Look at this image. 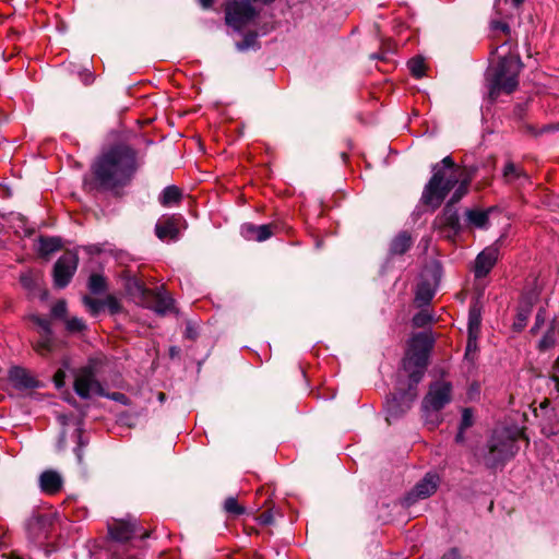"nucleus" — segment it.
Here are the masks:
<instances>
[{"mask_svg":"<svg viewBox=\"0 0 559 559\" xmlns=\"http://www.w3.org/2000/svg\"><path fill=\"white\" fill-rule=\"evenodd\" d=\"M412 243L411 235L407 231H401L391 241L390 253L392 255L404 254L412 247Z\"/></svg>","mask_w":559,"mask_h":559,"instance_id":"22","label":"nucleus"},{"mask_svg":"<svg viewBox=\"0 0 559 559\" xmlns=\"http://www.w3.org/2000/svg\"><path fill=\"white\" fill-rule=\"evenodd\" d=\"M432 176L424 188L421 201L432 209L439 207L445 197L453 189H457L462 182L469 186L471 179L464 169L457 166L451 156H445L431 168Z\"/></svg>","mask_w":559,"mask_h":559,"instance_id":"2","label":"nucleus"},{"mask_svg":"<svg viewBox=\"0 0 559 559\" xmlns=\"http://www.w3.org/2000/svg\"><path fill=\"white\" fill-rule=\"evenodd\" d=\"M452 386L449 382L439 381L430 385L423 400L421 411L426 425L433 430L442 421L440 411L451 401Z\"/></svg>","mask_w":559,"mask_h":559,"instance_id":"6","label":"nucleus"},{"mask_svg":"<svg viewBox=\"0 0 559 559\" xmlns=\"http://www.w3.org/2000/svg\"><path fill=\"white\" fill-rule=\"evenodd\" d=\"M83 304L93 316H97L104 309L103 300H97L90 296L83 297Z\"/></svg>","mask_w":559,"mask_h":559,"instance_id":"31","label":"nucleus"},{"mask_svg":"<svg viewBox=\"0 0 559 559\" xmlns=\"http://www.w3.org/2000/svg\"><path fill=\"white\" fill-rule=\"evenodd\" d=\"M486 464L493 468L515 455L519 448L514 438L507 433H495L488 443Z\"/></svg>","mask_w":559,"mask_h":559,"instance_id":"8","label":"nucleus"},{"mask_svg":"<svg viewBox=\"0 0 559 559\" xmlns=\"http://www.w3.org/2000/svg\"><path fill=\"white\" fill-rule=\"evenodd\" d=\"M55 348V342L50 332H43L40 338L35 343L34 349L37 354L46 356Z\"/></svg>","mask_w":559,"mask_h":559,"instance_id":"25","label":"nucleus"},{"mask_svg":"<svg viewBox=\"0 0 559 559\" xmlns=\"http://www.w3.org/2000/svg\"><path fill=\"white\" fill-rule=\"evenodd\" d=\"M523 2H524V0H512V3H513L515 7L521 5Z\"/></svg>","mask_w":559,"mask_h":559,"instance_id":"51","label":"nucleus"},{"mask_svg":"<svg viewBox=\"0 0 559 559\" xmlns=\"http://www.w3.org/2000/svg\"><path fill=\"white\" fill-rule=\"evenodd\" d=\"M433 289L428 282H421L417 285L415 300L419 305L428 304L433 297Z\"/></svg>","mask_w":559,"mask_h":559,"instance_id":"27","label":"nucleus"},{"mask_svg":"<svg viewBox=\"0 0 559 559\" xmlns=\"http://www.w3.org/2000/svg\"><path fill=\"white\" fill-rule=\"evenodd\" d=\"M139 167L136 150L124 143L115 144L97 156L86 185L97 191L120 194L131 183Z\"/></svg>","mask_w":559,"mask_h":559,"instance_id":"1","label":"nucleus"},{"mask_svg":"<svg viewBox=\"0 0 559 559\" xmlns=\"http://www.w3.org/2000/svg\"><path fill=\"white\" fill-rule=\"evenodd\" d=\"M544 321H545L544 311L539 310L538 313L536 314V320H535L534 326L532 328V332H536L539 329V326L544 323Z\"/></svg>","mask_w":559,"mask_h":559,"instance_id":"45","label":"nucleus"},{"mask_svg":"<svg viewBox=\"0 0 559 559\" xmlns=\"http://www.w3.org/2000/svg\"><path fill=\"white\" fill-rule=\"evenodd\" d=\"M66 324L70 332H81L86 328L83 320L76 317L67 320Z\"/></svg>","mask_w":559,"mask_h":559,"instance_id":"36","label":"nucleus"},{"mask_svg":"<svg viewBox=\"0 0 559 559\" xmlns=\"http://www.w3.org/2000/svg\"><path fill=\"white\" fill-rule=\"evenodd\" d=\"M499 258L496 245L485 248L475 259L474 274L477 278L485 277L495 266Z\"/></svg>","mask_w":559,"mask_h":559,"instance_id":"15","label":"nucleus"},{"mask_svg":"<svg viewBox=\"0 0 559 559\" xmlns=\"http://www.w3.org/2000/svg\"><path fill=\"white\" fill-rule=\"evenodd\" d=\"M259 15L248 0H228L225 5V22L235 31H241Z\"/></svg>","mask_w":559,"mask_h":559,"instance_id":"9","label":"nucleus"},{"mask_svg":"<svg viewBox=\"0 0 559 559\" xmlns=\"http://www.w3.org/2000/svg\"><path fill=\"white\" fill-rule=\"evenodd\" d=\"M9 380L16 389H32L37 386V381L29 371L19 366H14L9 370Z\"/></svg>","mask_w":559,"mask_h":559,"instance_id":"20","label":"nucleus"},{"mask_svg":"<svg viewBox=\"0 0 559 559\" xmlns=\"http://www.w3.org/2000/svg\"><path fill=\"white\" fill-rule=\"evenodd\" d=\"M442 559H460V552L456 548H452L447 554H444Z\"/></svg>","mask_w":559,"mask_h":559,"instance_id":"46","label":"nucleus"},{"mask_svg":"<svg viewBox=\"0 0 559 559\" xmlns=\"http://www.w3.org/2000/svg\"><path fill=\"white\" fill-rule=\"evenodd\" d=\"M481 307L478 301L474 302L468 311L467 334L480 335Z\"/></svg>","mask_w":559,"mask_h":559,"instance_id":"24","label":"nucleus"},{"mask_svg":"<svg viewBox=\"0 0 559 559\" xmlns=\"http://www.w3.org/2000/svg\"><path fill=\"white\" fill-rule=\"evenodd\" d=\"M62 247L61 240L56 237H41L39 239V252L41 255H49Z\"/></svg>","mask_w":559,"mask_h":559,"instance_id":"26","label":"nucleus"},{"mask_svg":"<svg viewBox=\"0 0 559 559\" xmlns=\"http://www.w3.org/2000/svg\"><path fill=\"white\" fill-rule=\"evenodd\" d=\"M548 404H549V400L545 399V400L540 403V407H542V408H545V407H547V406H548Z\"/></svg>","mask_w":559,"mask_h":559,"instance_id":"50","label":"nucleus"},{"mask_svg":"<svg viewBox=\"0 0 559 559\" xmlns=\"http://www.w3.org/2000/svg\"><path fill=\"white\" fill-rule=\"evenodd\" d=\"M107 288L106 278L100 274H92L88 280V289L93 294H100Z\"/></svg>","mask_w":559,"mask_h":559,"instance_id":"28","label":"nucleus"},{"mask_svg":"<svg viewBox=\"0 0 559 559\" xmlns=\"http://www.w3.org/2000/svg\"><path fill=\"white\" fill-rule=\"evenodd\" d=\"M134 290L141 296L145 307L154 310L158 314H165L173 308V299L162 290H153L146 288L136 280L132 281Z\"/></svg>","mask_w":559,"mask_h":559,"instance_id":"10","label":"nucleus"},{"mask_svg":"<svg viewBox=\"0 0 559 559\" xmlns=\"http://www.w3.org/2000/svg\"><path fill=\"white\" fill-rule=\"evenodd\" d=\"M21 284L26 288L32 290L38 281V276L33 271H27L20 276Z\"/></svg>","mask_w":559,"mask_h":559,"instance_id":"32","label":"nucleus"},{"mask_svg":"<svg viewBox=\"0 0 559 559\" xmlns=\"http://www.w3.org/2000/svg\"><path fill=\"white\" fill-rule=\"evenodd\" d=\"M439 476L428 473L415 485V487L406 495L404 501L407 506L414 504L418 500L426 499L433 495L439 486Z\"/></svg>","mask_w":559,"mask_h":559,"instance_id":"14","label":"nucleus"},{"mask_svg":"<svg viewBox=\"0 0 559 559\" xmlns=\"http://www.w3.org/2000/svg\"><path fill=\"white\" fill-rule=\"evenodd\" d=\"M466 193L467 182L464 181L456 190H454L450 201L433 221L435 228L442 233L447 238H453L462 231V224L460 222V215L455 207V203H457Z\"/></svg>","mask_w":559,"mask_h":559,"instance_id":"7","label":"nucleus"},{"mask_svg":"<svg viewBox=\"0 0 559 559\" xmlns=\"http://www.w3.org/2000/svg\"><path fill=\"white\" fill-rule=\"evenodd\" d=\"M51 314L55 318L63 319L67 314V302L66 300H58L51 308Z\"/></svg>","mask_w":559,"mask_h":559,"instance_id":"37","label":"nucleus"},{"mask_svg":"<svg viewBox=\"0 0 559 559\" xmlns=\"http://www.w3.org/2000/svg\"><path fill=\"white\" fill-rule=\"evenodd\" d=\"M64 380H66V372L62 369L57 370L56 373L53 374L55 385L58 389L62 388L64 385Z\"/></svg>","mask_w":559,"mask_h":559,"instance_id":"44","label":"nucleus"},{"mask_svg":"<svg viewBox=\"0 0 559 559\" xmlns=\"http://www.w3.org/2000/svg\"><path fill=\"white\" fill-rule=\"evenodd\" d=\"M527 313L520 312L518 314L516 321L513 323V329L515 331H521L526 325Z\"/></svg>","mask_w":559,"mask_h":559,"instance_id":"43","label":"nucleus"},{"mask_svg":"<svg viewBox=\"0 0 559 559\" xmlns=\"http://www.w3.org/2000/svg\"><path fill=\"white\" fill-rule=\"evenodd\" d=\"M472 425H473V413L469 408H464L462 412L460 428H461V430H466Z\"/></svg>","mask_w":559,"mask_h":559,"instance_id":"39","label":"nucleus"},{"mask_svg":"<svg viewBox=\"0 0 559 559\" xmlns=\"http://www.w3.org/2000/svg\"><path fill=\"white\" fill-rule=\"evenodd\" d=\"M51 520L47 515H36L28 520L27 532L35 540L46 539L48 537Z\"/></svg>","mask_w":559,"mask_h":559,"instance_id":"19","label":"nucleus"},{"mask_svg":"<svg viewBox=\"0 0 559 559\" xmlns=\"http://www.w3.org/2000/svg\"><path fill=\"white\" fill-rule=\"evenodd\" d=\"M31 319L35 324H37L40 328L41 333L51 331L50 321L48 319L38 316H33Z\"/></svg>","mask_w":559,"mask_h":559,"instance_id":"41","label":"nucleus"},{"mask_svg":"<svg viewBox=\"0 0 559 559\" xmlns=\"http://www.w3.org/2000/svg\"><path fill=\"white\" fill-rule=\"evenodd\" d=\"M74 391L81 399H90L92 395H103L104 390L96 379L94 366L80 368L75 373Z\"/></svg>","mask_w":559,"mask_h":559,"instance_id":"11","label":"nucleus"},{"mask_svg":"<svg viewBox=\"0 0 559 559\" xmlns=\"http://www.w3.org/2000/svg\"><path fill=\"white\" fill-rule=\"evenodd\" d=\"M492 207L483 210L479 207L466 209L464 212V222L467 228L486 229L489 226V215Z\"/></svg>","mask_w":559,"mask_h":559,"instance_id":"17","label":"nucleus"},{"mask_svg":"<svg viewBox=\"0 0 559 559\" xmlns=\"http://www.w3.org/2000/svg\"><path fill=\"white\" fill-rule=\"evenodd\" d=\"M549 382L551 384H554V389L556 390L557 393H559V377L558 376L550 377Z\"/></svg>","mask_w":559,"mask_h":559,"instance_id":"47","label":"nucleus"},{"mask_svg":"<svg viewBox=\"0 0 559 559\" xmlns=\"http://www.w3.org/2000/svg\"><path fill=\"white\" fill-rule=\"evenodd\" d=\"M556 343V331L554 328H550L543 338L539 341V348L545 350L552 347Z\"/></svg>","mask_w":559,"mask_h":559,"instance_id":"33","label":"nucleus"},{"mask_svg":"<svg viewBox=\"0 0 559 559\" xmlns=\"http://www.w3.org/2000/svg\"><path fill=\"white\" fill-rule=\"evenodd\" d=\"M500 48H507V51L499 56V61L491 67L487 78L491 100H496L501 93L511 94L516 90L523 67L520 56L511 51V46L507 41Z\"/></svg>","mask_w":559,"mask_h":559,"instance_id":"4","label":"nucleus"},{"mask_svg":"<svg viewBox=\"0 0 559 559\" xmlns=\"http://www.w3.org/2000/svg\"><path fill=\"white\" fill-rule=\"evenodd\" d=\"M183 223L180 214L163 215L155 225V235L162 241H176Z\"/></svg>","mask_w":559,"mask_h":559,"instance_id":"13","label":"nucleus"},{"mask_svg":"<svg viewBox=\"0 0 559 559\" xmlns=\"http://www.w3.org/2000/svg\"><path fill=\"white\" fill-rule=\"evenodd\" d=\"M38 480L40 490L46 495H56L63 486L62 476L53 469L44 471Z\"/></svg>","mask_w":559,"mask_h":559,"instance_id":"18","label":"nucleus"},{"mask_svg":"<svg viewBox=\"0 0 559 559\" xmlns=\"http://www.w3.org/2000/svg\"><path fill=\"white\" fill-rule=\"evenodd\" d=\"M257 521L261 525H270L274 522V515L272 512V509H267L266 511L262 512L258 518Z\"/></svg>","mask_w":559,"mask_h":559,"instance_id":"40","label":"nucleus"},{"mask_svg":"<svg viewBox=\"0 0 559 559\" xmlns=\"http://www.w3.org/2000/svg\"><path fill=\"white\" fill-rule=\"evenodd\" d=\"M431 321V317L429 313L423 311L414 316L413 324L416 328H423L427 325Z\"/></svg>","mask_w":559,"mask_h":559,"instance_id":"38","label":"nucleus"},{"mask_svg":"<svg viewBox=\"0 0 559 559\" xmlns=\"http://www.w3.org/2000/svg\"><path fill=\"white\" fill-rule=\"evenodd\" d=\"M78 263V255L72 252H66L57 260L52 272L56 287L64 288L70 283L76 271Z\"/></svg>","mask_w":559,"mask_h":559,"instance_id":"12","label":"nucleus"},{"mask_svg":"<svg viewBox=\"0 0 559 559\" xmlns=\"http://www.w3.org/2000/svg\"><path fill=\"white\" fill-rule=\"evenodd\" d=\"M432 344V337L426 332L416 333L408 340L407 350L402 364L412 384L416 385L421 380L428 365Z\"/></svg>","mask_w":559,"mask_h":559,"instance_id":"5","label":"nucleus"},{"mask_svg":"<svg viewBox=\"0 0 559 559\" xmlns=\"http://www.w3.org/2000/svg\"><path fill=\"white\" fill-rule=\"evenodd\" d=\"M110 542L108 551L111 559H140L139 551L133 546V539L148 537V532L143 530L134 516L112 520L108 523Z\"/></svg>","mask_w":559,"mask_h":559,"instance_id":"3","label":"nucleus"},{"mask_svg":"<svg viewBox=\"0 0 559 559\" xmlns=\"http://www.w3.org/2000/svg\"><path fill=\"white\" fill-rule=\"evenodd\" d=\"M464 431H465V430H461V429L459 430V432H457V435H456V437H455V441H456V442H459V443H460V442H463V441H464Z\"/></svg>","mask_w":559,"mask_h":559,"instance_id":"49","label":"nucleus"},{"mask_svg":"<svg viewBox=\"0 0 559 559\" xmlns=\"http://www.w3.org/2000/svg\"><path fill=\"white\" fill-rule=\"evenodd\" d=\"M104 302V308L107 307L110 313H118L121 311V304L120 301L112 295H108Z\"/></svg>","mask_w":559,"mask_h":559,"instance_id":"35","label":"nucleus"},{"mask_svg":"<svg viewBox=\"0 0 559 559\" xmlns=\"http://www.w3.org/2000/svg\"><path fill=\"white\" fill-rule=\"evenodd\" d=\"M277 224L253 225L251 223L241 226V235L249 241L262 242L271 238L277 231Z\"/></svg>","mask_w":559,"mask_h":559,"instance_id":"16","label":"nucleus"},{"mask_svg":"<svg viewBox=\"0 0 559 559\" xmlns=\"http://www.w3.org/2000/svg\"><path fill=\"white\" fill-rule=\"evenodd\" d=\"M248 44L247 43H243V44H238V48L240 50H243L245 48H247Z\"/></svg>","mask_w":559,"mask_h":559,"instance_id":"52","label":"nucleus"},{"mask_svg":"<svg viewBox=\"0 0 559 559\" xmlns=\"http://www.w3.org/2000/svg\"><path fill=\"white\" fill-rule=\"evenodd\" d=\"M408 69L415 78L425 75L426 64L423 58H413L408 61Z\"/></svg>","mask_w":559,"mask_h":559,"instance_id":"30","label":"nucleus"},{"mask_svg":"<svg viewBox=\"0 0 559 559\" xmlns=\"http://www.w3.org/2000/svg\"><path fill=\"white\" fill-rule=\"evenodd\" d=\"M478 338H479V335H475V334L467 335V344H466V352H465L466 358H469V359L474 358V355L476 354V352L478 349V345H477Z\"/></svg>","mask_w":559,"mask_h":559,"instance_id":"34","label":"nucleus"},{"mask_svg":"<svg viewBox=\"0 0 559 559\" xmlns=\"http://www.w3.org/2000/svg\"><path fill=\"white\" fill-rule=\"evenodd\" d=\"M502 177L507 183L523 185L525 182H528V176L524 171V169L522 167L515 165L511 160L506 163L503 170H502Z\"/></svg>","mask_w":559,"mask_h":559,"instance_id":"21","label":"nucleus"},{"mask_svg":"<svg viewBox=\"0 0 559 559\" xmlns=\"http://www.w3.org/2000/svg\"><path fill=\"white\" fill-rule=\"evenodd\" d=\"M490 25L492 31H501L506 35L510 34V26L506 22L492 21Z\"/></svg>","mask_w":559,"mask_h":559,"instance_id":"42","label":"nucleus"},{"mask_svg":"<svg viewBox=\"0 0 559 559\" xmlns=\"http://www.w3.org/2000/svg\"><path fill=\"white\" fill-rule=\"evenodd\" d=\"M224 510L233 515H241L246 512V508L240 506L235 497H228L224 501Z\"/></svg>","mask_w":559,"mask_h":559,"instance_id":"29","label":"nucleus"},{"mask_svg":"<svg viewBox=\"0 0 559 559\" xmlns=\"http://www.w3.org/2000/svg\"><path fill=\"white\" fill-rule=\"evenodd\" d=\"M181 199L182 191L177 186H167L158 197V201L164 207L177 205Z\"/></svg>","mask_w":559,"mask_h":559,"instance_id":"23","label":"nucleus"},{"mask_svg":"<svg viewBox=\"0 0 559 559\" xmlns=\"http://www.w3.org/2000/svg\"><path fill=\"white\" fill-rule=\"evenodd\" d=\"M213 1L214 0H199L200 4L205 9L210 8L213 4Z\"/></svg>","mask_w":559,"mask_h":559,"instance_id":"48","label":"nucleus"}]
</instances>
